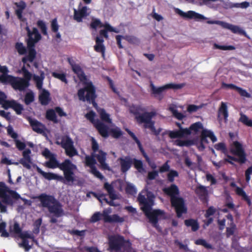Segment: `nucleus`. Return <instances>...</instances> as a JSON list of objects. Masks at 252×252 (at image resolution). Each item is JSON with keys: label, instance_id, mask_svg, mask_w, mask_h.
<instances>
[{"label": "nucleus", "instance_id": "f257e3e1", "mask_svg": "<svg viewBox=\"0 0 252 252\" xmlns=\"http://www.w3.org/2000/svg\"><path fill=\"white\" fill-rule=\"evenodd\" d=\"M27 33L28 39L26 40L27 48L24 46L22 42H17L15 44V49L20 55H25L28 50V55L22 59L24 64L28 62L32 63L36 56V51L35 49L36 43L41 40L42 36L36 28L33 27L31 30L29 26L25 28Z\"/></svg>", "mask_w": 252, "mask_h": 252}, {"label": "nucleus", "instance_id": "f03ea898", "mask_svg": "<svg viewBox=\"0 0 252 252\" xmlns=\"http://www.w3.org/2000/svg\"><path fill=\"white\" fill-rule=\"evenodd\" d=\"M154 196L149 193L146 198L145 195L139 193L137 200L140 205L141 206V210L144 213L146 217L149 219V222L158 232L161 231V228L159 225L158 222L160 217L164 215V212L160 209L152 210V206L154 205Z\"/></svg>", "mask_w": 252, "mask_h": 252}, {"label": "nucleus", "instance_id": "7ed1b4c3", "mask_svg": "<svg viewBox=\"0 0 252 252\" xmlns=\"http://www.w3.org/2000/svg\"><path fill=\"white\" fill-rule=\"evenodd\" d=\"M37 198L40 202L41 206L47 208L51 215L49 220L50 223L57 222V218L64 215L62 203L54 195L43 193L39 195Z\"/></svg>", "mask_w": 252, "mask_h": 252}, {"label": "nucleus", "instance_id": "20e7f679", "mask_svg": "<svg viewBox=\"0 0 252 252\" xmlns=\"http://www.w3.org/2000/svg\"><path fill=\"white\" fill-rule=\"evenodd\" d=\"M145 108L140 105H132L129 111L135 116V119L138 124H144L145 128H149L153 134L158 136L161 132V129H157L155 126V121L152 120L156 115L155 111L145 112Z\"/></svg>", "mask_w": 252, "mask_h": 252}, {"label": "nucleus", "instance_id": "39448f33", "mask_svg": "<svg viewBox=\"0 0 252 252\" xmlns=\"http://www.w3.org/2000/svg\"><path fill=\"white\" fill-rule=\"evenodd\" d=\"M107 154L102 150H99L98 154L92 153L91 156L87 155L85 158V164L86 166L90 167L91 173L95 177L102 180L104 179L102 174L97 170L95 164L97 159L100 164V168L103 170L110 171L111 168L109 165L106 162Z\"/></svg>", "mask_w": 252, "mask_h": 252}, {"label": "nucleus", "instance_id": "423d86ee", "mask_svg": "<svg viewBox=\"0 0 252 252\" xmlns=\"http://www.w3.org/2000/svg\"><path fill=\"white\" fill-rule=\"evenodd\" d=\"M44 165L51 169L59 168L63 173L64 180L66 183H73L75 181L74 171L77 166L69 159H65L63 162L59 163L56 156L52 157L45 162Z\"/></svg>", "mask_w": 252, "mask_h": 252}, {"label": "nucleus", "instance_id": "0eeeda50", "mask_svg": "<svg viewBox=\"0 0 252 252\" xmlns=\"http://www.w3.org/2000/svg\"><path fill=\"white\" fill-rule=\"evenodd\" d=\"M77 94L80 100L83 101H87L90 103H92L94 106L97 105L95 102V98L96 97L95 88L92 82L86 83L85 87L78 91Z\"/></svg>", "mask_w": 252, "mask_h": 252}, {"label": "nucleus", "instance_id": "6e6552de", "mask_svg": "<svg viewBox=\"0 0 252 252\" xmlns=\"http://www.w3.org/2000/svg\"><path fill=\"white\" fill-rule=\"evenodd\" d=\"M20 197L16 191L9 189L4 182H0V198L3 203L12 206L14 204L13 199L18 200Z\"/></svg>", "mask_w": 252, "mask_h": 252}, {"label": "nucleus", "instance_id": "1a4fd4ad", "mask_svg": "<svg viewBox=\"0 0 252 252\" xmlns=\"http://www.w3.org/2000/svg\"><path fill=\"white\" fill-rule=\"evenodd\" d=\"M234 148H231L230 152L234 156H237L238 158L230 156L227 154L225 155L227 157L226 159H228L229 161H234L239 162L240 164H244L247 161V155L245 150L243 148L242 145L238 141L233 142Z\"/></svg>", "mask_w": 252, "mask_h": 252}, {"label": "nucleus", "instance_id": "9d476101", "mask_svg": "<svg viewBox=\"0 0 252 252\" xmlns=\"http://www.w3.org/2000/svg\"><path fill=\"white\" fill-rule=\"evenodd\" d=\"M108 214L109 212L105 210L103 211L102 214L99 212H95L92 216L90 221L93 223L96 222L101 219V217H103L104 222L106 223H122L125 221L123 217H121L117 214L110 216Z\"/></svg>", "mask_w": 252, "mask_h": 252}, {"label": "nucleus", "instance_id": "9b49d317", "mask_svg": "<svg viewBox=\"0 0 252 252\" xmlns=\"http://www.w3.org/2000/svg\"><path fill=\"white\" fill-rule=\"evenodd\" d=\"M185 86V84L184 83H169L159 87H156L152 82H151L150 84L151 94L159 100H161L163 98L162 93L165 90L170 89L174 90L181 89Z\"/></svg>", "mask_w": 252, "mask_h": 252}, {"label": "nucleus", "instance_id": "f8f14e48", "mask_svg": "<svg viewBox=\"0 0 252 252\" xmlns=\"http://www.w3.org/2000/svg\"><path fill=\"white\" fill-rule=\"evenodd\" d=\"M95 113L91 111L85 115L86 118L90 121L98 130L99 133L104 138L109 136L108 127L98 119H95Z\"/></svg>", "mask_w": 252, "mask_h": 252}, {"label": "nucleus", "instance_id": "ddd939ff", "mask_svg": "<svg viewBox=\"0 0 252 252\" xmlns=\"http://www.w3.org/2000/svg\"><path fill=\"white\" fill-rule=\"evenodd\" d=\"M55 143L58 145H61L65 150V154L67 156L72 158L78 155V152L74 146L73 141L69 136H63L61 142L57 141Z\"/></svg>", "mask_w": 252, "mask_h": 252}, {"label": "nucleus", "instance_id": "4468645a", "mask_svg": "<svg viewBox=\"0 0 252 252\" xmlns=\"http://www.w3.org/2000/svg\"><path fill=\"white\" fill-rule=\"evenodd\" d=\"M170 202L172 207L175 209L178 218H181L183 214L187 213V207L183 198L179 196L173 197L170 199Z\"/></svg>", "mask_w": 252, "mask_h": 252}, {"label": "nucleus", "instance_id": "2eb2a0df", "mask_svg": "<svg viewBox=\"0 0 252 252\" xmlns=\"http://www.w3.org/2000/svg\"><path fill=\"white\" fill-rule=\"evenodd\" d=\"M126 240L124 236L118 235L109 237V249L111 251L119 252L124 246Z\"/></svg>", "mask_w": 252, "mask_h": 252}, {"label": "nucleus", "instance_id": "dca6fc26", "mask_svg": "<svg viewBox=\"0 0 252 252\" xmlns=\"http://www.w3.org/2000/svg\"><path fill=\"white\" fill-rule=\"evenodd\" d=\"M9 78L10 79L7 82L6 85H10L15 90H18L21 92L24 91L29 87V84L26 83L23 78L13 76Z\"/></svg>", "mask_w": 252, "mask_h": 252}, {"label": "nucleus", "instance_id": "f3484780", "mask_svg": "<svg viewBox=\"0 0 252 252\" xmlns=\"http://www.w3.org/2000/svg\"><path fill=\"white\" fill-rule=\"evenodd\" d=\"M169 161L167 160L159 168V173H164L168 172L167 174V179L169 182L173 183L175 180V178L179 177V173L176 170H170V166L168 163Z\"/></svg>", "mask_w": 252, "mask_h": 252}, {"label": "nucleus", "instance_id": "a211bd4d", "mask_svg": "<svg viewBox=\"0 0 252 252\" xmlns=\"http://www.w3.org/2000/svg\"><path fill=\"white\" fill-rule=\"evenodd\" d=\"M176 12L184 18L194 19L195 20H203L205 19L203 15L193 11L190 10L187 12H185L179 9H177Z\"/></svg>", "mask_w": 252, "mask_h": 252}, {"label": "nucleus", "instance_id": "6ab92c4d", "mask_svg": "<svg viewBox=\"0 0 252 252\" xmlns=\"http://www.w3.org/2000/svg\"><path fill=\"white\" fill-rule=\"evenodd\" d=\"M27 120L31 126L33 131L39 134L44 133L45 126L37 120L32 119L31 117L27 118Z\"/></svg>", "mask_w": 252, "mask_h": 252}, {"label": "nucleus", "instance_id": "aec40b11", "mask_svg": "<svg viewBox=\"0 0 252 252\" xmlns=\"http://www.w3.org/2000/svg\"><path fill=\"white\" fill-rule=\"evenodd\" d=\"M118 160L120 162L121 171L124 173H126L130 168L132 164V158L129 156L119 158Z\"/></svg>", "mask_w": 252, "mask_h": 252}, {"label": "nucleus", "instance_id": "412c9836", "mask_svg": "<svg viewBox=\"0 0 252 252\" xmlns=\"http://www.w3.org/2000/svg\"><path fill=\"white\" fill-rule=\"evenodd\" d=\"M37 171L38 173L42 175L43 177L45 178L46 179H47L48 180H57L58 181L63 182L66 184L67 183L64 180V177H63V176L58 175V174H56L55 173L44 172L39 167H37Z\"/></svg>", "mask_w": 252, "mask_h": 252}, {"label": "nucleus", "instance_id": "4be33fe9", "mask_svg": "<svg viewBox=\"0 0 252 252\" xmlns=\"http://www.w3.org/2000/svg\"><path fill=\"white\" fill-rule=\"evenodd\" d=\"M31 154V151L30 149H26L22 153L23 158L19 160L20 163L27 169L31 168L30 164L32 163Z\"/></svg>", "mask_w": 252, "mask_h": 252}, {"label": "nucleus", "instance_id": "5701e85b", "mask_svg": "<svg viewBox=\"0 0 252 252\" xmlns=\"http://www.w3.org/2000/svg\"><path fill=\"white\" fill-rule=\"evenodd\" d=\"M14 4L17 7V9L15 10V14L17 15L18 19L20 21L24 22L26 20L25 18L23 17V10L26 7V3L23 0H21L19 2H15Z\"/></svg>", "mask_w": 252, "mask_h": 252}, {"label": "nucleus", "instance_id": "b1692460", "mask_svg": "<svg viewBox=\"0 0 252 252\" xmlns=\"http://www.w3.org/2000/svg\"><path fill=\"white\" fill-rule=\"evenodd\" d=\"M87 15V7L86 6H83L78 10L76 9L74 10V19L78 22H82L83 18Z\"/></svg>", "mask_w": 252, "mask_h": 252}, {"label": "nucleus", "instance_id": "393cba45", "mask_svg": "<svg viewBox=\"0 0 252 252\" xmlns=\"http://www.w3.org/2000/svg\"><path fill=\"white\" fill-rule=\"evenodd\" d=\"M104 40L103 37L97 36L95 38V45L94 46V50L98 53H100L103 57H104L105 47L103 43Z\"/></svg>", "mask_w": 252, "mask_h": 252}, {"label": "nucleus", "instance_id": "a878e982", "mask_svg": "<svg viewBox=\"0 0 252 252\" xmlns=\"http://www.w3.org/2000/svg\"><path fill=\"white\" fill-rule=\"evenodd\" d=\"M163 192L170 197V199L173 197H178L179 194V190L178 187L175 184H172L169 187L164 188Z\"/></svg>", "mask_w": 252, "mask_h": 252}, {"label": "nucleus", "instance_id": "bb28decb", "mask_svg": "<svg viewBox=\"0 0 252 252\" xmlns=\"http://www.w3.org/2000/svg\"><path fill=\"white\" fill-rule=\"evenodd\" d=\"M9 70L6 66H1L0 64V72L2 73L0 75V82L2 84L5 85L7 82L10 79L9 77H12V75L8 74Z\"/></svg>", "mask_w": 252, "mask_h": 252}, {"label": "nucleus", "instance_id": "cd10ccee", "mask_svg": "<svg viewBox=\"0 0 252 252\" xmlns=\"http://www.w3.org/2000/svg\"><path fill=\"white\" fill-rule=\"evenodd\" d=\"M222 28L230 30L234 33H238L241 35H246V34L245 31L238 26L224 22Z\"/></svg>", "mask_w": 252, "mask_h": 252}, {"label": "nucleus", "instance_id": "c85d7f7f", "mask_svg": "<svg viewBox=\"0 0 252 252\" xmlns=\"http://www.w3.org/2000/svg\"><path fill=\"white\" fill-rule=\"evenodd\" d=\"M195 193L197 194L200 200L203 202L207 201L208 191L205 187L201 185L199 186L195 190Z\"/></svg>", "mask_w": 252, "mask_h": 252}, {"label": "nucleus", "instance_id": "c756f323", "mask_svg": "<svg viewBox=\"0 0 252 252\" xmlns=\"http://www.w3.org/2000/svg\"><path fill=\"white\" fill-rule=\"evenodd\" d=\"M103 27L104 28V29L101 30L99 31L100 36L102 37H104L106 38H107L108 37L107 33L108 32H114L115 33H118L119 32V31L118 29L113 28L108 23H105Z\"/></svg>", "mask_w": 252, "mask_h": 252}, {"label": "nucleus", "instance_id": "7c9ffc66", "mask_svg": "<svg viewBox=\"0 0 252 252\" xmlns=\"http://www.w3.org/2000/svg\"><path fill=\"white\" fill-rule=\"evenodd\" d=\"M72 70L74 73L77 75L78 78L81 81L87 80V77L84 71L79 64H77L76 65H74Z\"/></svg>", "mask_w": 252, "mask_h": 252}, {"label": "nucleus", "instance_id": "2f4dec72", "mask_svg": "<svg viewBox=\"0 0 252 252\" xmlns=\"http://www.w3.org/2000/svg\"><path fill=\"white\" fill-rule=\"evenodd\" d=\"M45 118L47 120L53 122L54 124H58L59 122L55 109H48L46 112Z\"/></svg>", "mask_w": 252, "mask_h": 252}, {"label": "nucleus", "instance_id": "473e14b6", "mask_svg": "<svg viewBox=\"0 0 252 252\" xmlns=\"http://www.w3.org/2000/svg\"><path fill=\"white\" fill-rule=\"evenodd\" d=\"M39 100L42 105H47L49 104L50 98V93L46 90H43L39 96Z\"/></svg>", "mask_w": 252, "mask_h": 252}, {"label": "nucleus", "instance_id": "72a5a7b5", "mask_svg": "<svg viewBox=\"0 0 252 252\" xmlns=\"http://www.w3.org/2000/svg\"><path fill=\"white\" fill-rule=\"evenodd\" d=\"M221 115L223 116L225 122H226L228 117V112L226 103L224 102H221L220 106L218 110V117H220Z\"/></svg>", "mask_w": 252, "mask_h": 252}, {"label": "nucleus", "instance_id": "f704fd0d", "mask_svg": "<svg viewBox=\"0 0 252 252\" xmlns=\"http://www.w3.org/2000/svg\"><path fill=\"white\" fill-rule=\"evenodd\" d=\"M9 232L11 234L18 235L19 237L20 236L21 234L23 233L22 228L20 227L19 223L17 221H14L13 225L9 226Z\"/></svg>", "mask_w": 252, "mask_h": 252}, {"label": "nucleus", "instance_id": "c9c22d12", "mask_svg": "<svg viewBox=\"0 0 252 252\" xmlns=\"http://www.w3.org/2000/svg\"><path fill=\"white\" fill-rule=\"evenodd\" d=\"M185 224L188 227L190 226L192 231H196L199 228L197 220L192 219L186 220H185Z\"/></svg>", "mask_w": 252, "mask_h": 252}, {"label": "nucleus", "instance_id": "e433bc0d", "mask_svg": "<svg viewBox=\"0 0 252 252\" xmlns=\"http://www.w3.org/2000/svg\"><path fill=\"white\" fill-rule=\"evenodd\" d=\"M104 188L107 190L109 197L112 200H115L117 199V195L115 192L113 187L109 184L108 183H105L104 184Z\"/></svg>", "mask_w": 252, "mask_h": 252}, {"label": "nucleus", "instance_id": "4c0bfd02", "mask_svg": "<svg viewBox=\"0 0 252 252\" xmlns=\"http://www.w3.org/2000/svg\"><path fill=\"white\" fill-rule=\"evenodd\" d=\"M98 112L102 122L108 124L112 123V120L110 118V115L106 113L104 109H100L99 110H98Z\"/></svg>", "mask_w": 252, "mask_h": 252}, {"label": "nucleus", "instance_id": "58836bf2", "mask_svg": "<svg viewBox=\"0 0 252 252\" xmlns=\"http://www.w3.org/2000/svg\"><path fill=\"white\" fill-rule=\"evenodd\" d=\"M25 235L24 232H23V234L20 235L19 237L22 239V242L21 243L19 244V246L21 248H23L25 249L26 252H28L30 249H32V246L30 245L29 243V241L28 240V238L24 237Z\"/></svg>", "mask_w": 252, "mask_h": 252}, {"label": "nucleus", "instance_id": "ea45409f", "mask_svg": "<svg viewBox=\"0 0 252 252\" xmlns=\"http://www.w3.org/2000/svg\"><path fill=\"white\" fill-rule=\"evenodd\" d=\"M132 164L134 168L140 173L145 172L143 163L142 160L136 158H132Z\"/></svg>", "mask_w": 252, "mask_h": 252}, {"label": "nucleus", "instance_id": "a19ab883", "mask_svg": "<svg viewBox=\"0 0 252 252\" xmlns=\"http://www.w3.org/2000/svg\"><path fill=\"white\" fill-rule=\"evenodd\" d=\"M250 2L246 1L241 3H232L230 2L228 3V7L229 8L234 7L247 8L250 6Z\"/></svg>", "mask_w": 252, "mask_h": 252}, {"label": "nucleus", "instance_id": "79ce46f5", "mask_svg": "<svg viewBox=\"0 0 252 252\" xmlns=\"http://www.w3.org/2000/svg\"><path fill=\"white\" fill-rule=\"evenodd\" d=\"M174 144L180 147H189L193 144V141L189 139L185 140L177 139L175 141Z\"/></svg>", "mask_w": 252, "mask_h": 252}, {"label": "nucleus", "instance_id": "37998d69", "mask_svg": "<svg viewBox=\"0 0 252 252\" xmlns=\"http://www.w3.org/2000/svg\"><path fill=\"white\" fill-rule=\"evenodd\" d=\"M201 135L206 137L210 138L211 141L214 143L217 141V138L214 135V133L211 130L207 129H203L201 132Z\"/></svg>", "mask_w": 252, "mask_h": 252}, {"label": "nucleus", "instance_id": "c03bdc74", "mask_svg": "<svg viewBox=\"0 0 252 252\" xmlns=\"http://www.w3.org/2000/svg\"><path fill=\"white\" fill-rule=\"evenodd\" d=\"M214 148L216 150L221 152L224 155L228 154L227 149L225 143L223 142L216 144L214 145Z\"/></svg>", "mask_w": 252, "mask_h": 252}, {"label": "nucleus", "instance_id": "a18cd8bd", "mask_svg": "<svg viewBox=\"0 0 252 252\" xmlns=\"http://www.w3.org/2000/svg\"><path fill=\"white\" fill-rule=\"evenodd\" d=\"M110 135L114 138H119L123 135V132L121 129L118 127L111 128L110 130Z\"/></svg>", "mask_w": 252, "mask_h": 252}, {"label": "nucleus", "instance_id": "49530a36", "mask_svg": "<svg viewBox=\"0 0 252 252\" xmlns=\"http://www.w3.org/2000/svg\"><path fill=\"white\" fill-rule=\"evenodd\" d=\"M42 220L41 218H39L35 220L33 223V228L32 229V233L35 234H37L40 231V227L41 225Z\"/></svg>", "mask_w": 252, "mask_h": 252}, {"label": "nucleus", "instance_id": "de8ad7c7", "mask_svg": "<svg viewBox=\"0 0 252 252\" xmlns=\"http://www.w3.org/2000/svg\"><path fill=\"white\" fill-rule=\"evenodd\" d=\"M34 100V95L32 92L31 91L26 93L25 96L24 102L26 105H29Z\"/></svg>", "mask_w": 252, "mask_h": 252}, {"label": "nucleus", "instance_id": "09e8293b", "mask_svg": "<svg viewBox=\"0 0 252 252\" xmlns=\"http://www.w3.org/2000/svg\"><path fill=\"white\" fill-rule=\"evenodd\" d=\"M194 243L197 245H201L207 249H214V247L212 245L207 243L206 240L203 239L196 240Z\"/></svg>", "mask_w": 252, "mask_h": 252}, {"label": "nucleus", "instance_id": "8fccbe9b", "mask_svg": "<svg viewBox=\"0 0 252 252\" xmlns=\"http://www.w3.org/2000/svg\"><path fill=\"white\" fill-rule=\"evenodd\" d=\"M52 75L54 78L60 80L61 81L65 83V84H67L68 83L66 77L65 73H60L56 72H53L52 73Z\"/></svg>", "mask_w": 252, "mask_h": 252}, {"label": "nucleus", "instance_id": "3c124183", "mask_svg": "<svg viewBox=\"0 0 252 252\" xmlns=\"http://www.w3.org/2000/svg\"><path fill=\"white\" fill-rule=\"evenodd\" d=\"M37 26L41 30L42 33L44 35H48L47 28L44 21L42 20H38L37 22Z\"/></svg>", "mask_w": 252, "mask_h": 252}, {"label": "nucleus", "instance_id": "603ef678", "mask_svg": "<svg viewBox=\"0 0 252 252\" xmlns=\"http://www.w3.org/2000/svg\"><path fill=\"white\" fill-rule=\"evenodd\" d=\"M12 108L16 112L18 115H20L22 111L24 110L23 106L22 104L17 103L15 100L14 101Z\"/></svg>", "mask_w": 252, "mask_h": 252}, {"label": "nucleus", "instance_id": "864d4df0", "mask_svg": "<svg viewBox=\"0 0 252 252\" xmlns=\"http://www.w3.org/2000/svg\"><path fill=\"white\" fill-rule=\"evenodd\" d=\"M104 24H103L98 19H93L91 23L90 27L92 29L96 30L98 27H103Z\"/></svg>", "mask_w": 252, "mask_h": 252}, {"label": "nucleus", "instance_id": "5fc2aeb1", "mask_svg": "<svg viewBox=\"0 0 252 252\" xmlns=\"http://www.w3.org/2000/svg\"><path fill=\"white\" fill-rule=\"evenodd\" d=\"M189 128L190 129V132L191 131H193L195 132H197L200 129L203 128V126L201 123L198 122L191 125Z\"/></svg>", "mask_w": 252, "mask_h": 252}, {"label": "nucleus", "instance_id": "6e6d98bb", "mask_svg": "<svg viewBox=\"0 0 252 252\" xmlns=\"http://www.w3.org/2000/svg\"><path fill=\"white\" fill-rule=\"evenodd\" d=\"M226 162H228L231 165L234 164L233 162H232L231 161H229L228 159H224L223 160H220L218 162L213 161V164L214 166L216 167L217 169H218L220 168V167L223 166Z\"/></svg>", "mask_w": 252, "mask_h": 252}, {"label": "nucleus", "instance_id": "4d7b16f0", "mask_svg": "<svg viewBox=\"0 0 252 252\" xmlns=\"http://www.w3.org/2000/svg\"><path fill=\"white\" fill-rule=\"evenodd\" d=\"M214 46L215 48L222 50H233L235 49V47L233 45H220L215 43Z\"/></svg>", "mask_w": 252, "mask_h": 252}, {"label": "nucleus", "instance_id": "13d9d810", "mask_svg": "<svg viewBox=\"0 0 252 252\" xmlns=\"http://www.w3.org/2000/svg\"><path fill=\"white\" fill-rule=\"evenodd\" d=\"M170 110L172 112L173 116L179 120H182L185 117V116L181 112H179L177 109L174 108H170Z\"/></svg>", "mask_w": 252, "mask_h": 252}, {"label": "nucleus", "instance_id": "bf43d9fd", "mask_svg": "<svg viewBox=\"0 0 252 252\" xmlns=\"http://www.w3.org/2000/svg\"><path fill=\"white\" fill-rule=\"evenodd\" d=\"M51 30L53 32H57L59 30V26L58 24L57 19H53L51 22Z\"/></svg>", "mask_w": 252, "mask_h": 252}, {"label": "nucleus", "instance_id": "052dcab7", "mask_svg": "<svg viewBox=\"0 0 252 252\" xmlns=\"http://www.w3.org/2000/svg\"><path fill=\"white\" fill-rule=\"evenodd\" d=\"M216 209L213 206H210L206 211L204 216L206 218H209L210 216L214 215L216 212Z\"/></svg>", "mask_w": 252, "mask_h": 252}, {"label": "nucleus", "instance_id": "680f3d73", "mask_svg": "<svg viewBox=\"0 0 252 252\" xmlns=\"http://www.w3.org/2000/svg\"><path fill=\"white\" fill-rule=\"evenodd\" d=\"M126 192L127 194L134 195L136 193V190L133 186L128 184L126 188Z\"/></svg>", "mask_w": 252, "mask_h": 252}, {"label": "nucleus", "instance_id": "e2e57ef3", "mask_svg": "<svg viewBox=\"0 0 252 252\" xmlns=\"http://www.w3.org/2000/svg\"><path fill=\"white\" fill-rule=\"evenodd\" d=\"M240 120L245 125L249 126H252V121L249 120L247 116L245 115H242Z\"/></svg>", "mask_w": 252, "mask_h": 252}, {"label": "nucleus", "instance_id": "0e129e2a", "mask_svg": "<svg viewBox=\"0 0 252 252\" xmlns=\"http://www.w3.org/2000/svg\"><path fill=\"white\" fill-rule=\"evenodd\" d=\"M241 96L249 98L251 97V94L248 93L246 90L242 89L239 87H237L236 90Z\"/></svg>", "mask_w": 252, "mask_h": 252}, {"label": "nucleus", "instance_id": "69168bd1", "mask_svg": "<svg viewBox=\"0 0 252 252\" xmlns=\"http://www.w3.org/2000/svg\"><path fill=\"white\" fill-rule=\"evenodd\" d=\"M15 145H16V148L19 151H22L25 149V148L26 147V145L24 142H22L20 140H18V139H15Z\"/></svg>", "mask_w": 252, "mask_h": 252}, {"label": "nucleus", "instance_id": "338daca9", "mask_svg": "<svg viewBox=\"0 0 252 252\" xmlns=\"http://www.w3.org/2000/svg\"><path fill=\"white\" fill-rule=\"evenodd\" d=\"M7 134L11 136L12 138L16 139L18 137V134L13 130V127L11 126H8L7 128Z\"/></svg>", "mask_w": 252, "mask_h": 252}, {"label": "nucleus", "instance_id": "774afa93", "mask_svg": "<svg viewBox=\"0 0 252 252\" xmlns=\"http://www.w3.org/2000/svg\"><path fill=\"white\" fill-rule=\"evenodd\" d=\"M14 100H7L6 99L1 104L2 107L5 109H8L9 108H12Z\"/></svg>", "mask_w": 252, "mask_h": 252}]
</instances>
